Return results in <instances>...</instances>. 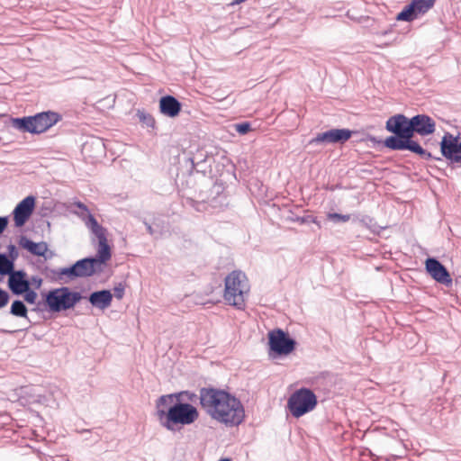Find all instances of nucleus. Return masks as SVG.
Returning <instances> with one entry per match:
<instances>
[{
	"instance_id": "f257e3e1",
	"label": "nucleus",
	"mask_w": 461,
	"mask_h": 461,
	"mask_svg": "<svg viewBox=\"0 0 461 461\" xmlns=\"http://www.w3.org/2000/svg\"><path fill=\"white\" fill-rule=\"evenodd\" d=\"M385 130L392 135L385 138L384 146L393 151L408 150L425 160L442 158L434 157L415 140L414 135L429 136L436 131V122L429 115L418 113L408 118L402 113L390 116L385 122Z\"/></svg>"
},
{
	"instance_id": "f03ea898",
	"label": "nucleus",
	"mask_w": 461,
	"mask_h": 461,
	"mask_svg": "<svg viewBox=\"0 0 461 461\" xmlns=\"http://www.w3.org/2000/svg\"><path fill=\"white\" fill-rule=\"evenodd\" d=\"M199 401L207 414L228 427L239 426L245 419V410L240 400L226 390L202 387Z\"/></svg>"
},
{
	"instance_id": "7ed1b4c3",
	"label": "nucleus",
	"mask_w": 461,
	"mask_h": 461,
	"mask_svg": "<svg viewBox=\"0 0 461 461\" xmlns=\"http://www.w3.org/2000/svg\"><path fill=\"white\" fill-rule=\"evenodd\" d=\"M98 240L97 253L95 256L86 257L77 260L69 267H66L63 274L67 275L68 282L77 278L90 277L103 270L112 258V249L107 241V237H96Z\"/></svg>"
},
{
	"instance_id": "20e7f679",
	"label": "nucleus",
	"mask_w": 461,
	"mask_h": 461,
	"mask_svg": "<svg viewBox=\"0 0 461 461\" xmlns=\"http://www.w3.org/2000/svg\"><path fill=\"white\" fill-rule=\"evenodd\" d=\"M157 416L160 424L170 431H176L177 425H190L199 417V412L193 404L181 402L180 399L168 404H158L156 401Z\"/></svg>"
},
{
	"instance_id": "39448f33",
	"label": "nucleus",
	"mask_w": 461,
	"mask_h": 461,
	"mask_svg": "<svg viewBox=\"0 0 461 461\" xmlns=\"http://www.w3.org/2000/svg\"><path fill=\"white\" fill-rule=\"evenodd\" d=\"M43 300L37 303L34 312H41L45 309L52 313L73 309L84 297L80 292L72 291L68 286L50 289L42 294Z\"/></svg>"
},
{
	"instance_id": "423d86ee",
	"label": "nucleus",
	"mask_w": 461,
	"mask_h": 461,
	"mask_svg": "<svg viewBox=\"0 0 461 461\" xmlns=\"http://www.w3.org/2000/svg\"><path fill=\"white\" fill-rule=\"evenodd\" d=\"M62 120L60 113L53 111H43L33 115L12 117L11 125L21 132L41 134Z\"/></svg>"
},
{
	"instance_id": "0eeeda50",
	"label": "nucleus",
	"mask_w": 461,
	"mask_h": 461,
	"mask_svg": "<svg viewBox=\"0 0 461 461\" xmlns=\"http://www.w3.org/2000/svg\"><path fill=\"white\" fill-rule=\"evenodd\" d=\"M247 276L240 270L230 272L224 280L223 298L228 304L238 310L245 308V294L248 292Z\"/></svg>"
},
{
	"instance_id": "6e6552de",
	"label": "nucleus",
	"mask_w": 461,
	"mask_h": 461,
	"mask_svg": "<svg viewBox=\"0 0 461 461\" xmlns=\"http://www.w3.org/2000/svg\"><path fill=\"white\" fill-rule=\"evenodd\" d=\"M318 404V399L312 390L302 387L295 390L289 397L287 408L294 418H300L312 411Z\"/></svg>"
},
{
	"instance_id": "1a4fd4ad",
	"label": "nucleus",
	"mask_w": 461,
	"mask_h": 461,
	"mask_svg": "<svg viewBox=\"0 0 461 461\" xmlns=\"http://www.w3.org/2000/svg\"><path fill=\"white\" fill-rule=\"evenodd\" d=\"M225 187L221 183H214L211 188L203 194L201 192L199 197L201 201H193V207L201 212L208 208L221 210L228 204L227 195L224 193Z\"/></svg>"
},
{
	"instance_id": "9d476101",
	"label": "nucleus",
	"mask_w": 461,
	"mask_h": 461,
	"mask_svg": "<svg viewBox=\"0 0 461 461\" xmlns=\"http://www.w3.org/2000/svg\"><path fill=\"white\" fill-rule=\"evenodd\" d=\"M296 344V340L281 329H275L268 333V355L272 358L289 355L295 349Z\"/></svg>"
},
{
	"instance_id": "9b49d317",
	"label": "nucleus",
	"mask_w": 461,
	"mask_h": 461,
	"mask_svg": "<svg viewBox=\"0 0 461 461\" xmlns=\"http://www.w3.org/2000/svg\"><path fill=\"white\" fill-rule=\"evenodd\" d=\"M440 153L453 167H461V135L447 131L439 142Z\"/></svg>"
},
{
	"instance_id": "f8f14e48",
	"label": "nucleus",
	"mask_w": 461,
	"mask_h": 461,
	"mask_svg": "<svg viewBox=\"0 0 461 461\" xmlns=\"http://www.w3.org/2000/svg\"><path fill=\"white\" fill-rule=\"evenodd\" d=\"M436 0H411L397 14L396 20L411 23L430 10Z\"/></svg>"
},
{
	"instance_id": "ddd939ff",
	"label": "nucleus",
	"mask_w": 461,
	"mask_h": 461,
	"mask_svg": "<svg viewBox=\"0 0 461 461\" xmlns=\"http://www.w3.org/2000/svg\"><path fill=\"white\" fill-rule=\"evenodd\" d=\"M354 131L342 128V129H330L326 131L318 133L314 138L309 141V145H327V144H344L353 135Z\"/></svg>"
},
{
	"instance_id": "4468645a",
	"label": "nucleus",
	"mask_w": 461,
	"mask_h": 461,
	"mask_svg": "<svg viewBox=\"0 0 461 461\" xmlns=\"http://www.w3.org/2000/svg\"><path fill=\"white\" fill-rule=\"evenodd\" d=\"M426 273L437 283L451 287L453 279L447 268L437 258L429 257L425 260Z\"/></svg>"
},
{
	"instance_id": "2eb2a0df",
	"label": "nucleus",
	"mask_w": 461,
	"mask_h": 461,
	"mask_svg": "<svg viewBox=\"0 0 461 461\" xmlns=\"http://www.w3.org/2000/svg\"><path fill=\"white\" fill-rule=\"evenodd\" d=\"M35 202L33 195H28L16 204L12 213L16 228L24 226L28 221L34 211Z\"/></svg>"
},
{
	"instance_id": "dca6fc26",
	"label": "nucleus",
	"mask_w": 461,
	"mask_h": 461,
	"mask_svg": "<svg viewBox=\"0 0 461 461\" xmlns=\"http://www.w3.org/2000/svg\"><path fill=\"white\" fill-rule=\"evenodd\" d=\"M74 205L80 210V212H75V213L84 221L85 225L95 237H107V230L99 224L84 203L77 201L74 203Z\"/></svg>"
},
{
	"instance_id": "f3484780",
	"label": "nucleus",
	"mask_w": 461,
	"mask_h": 461,
	"mask_svg": "<svg viewBox=\"0 0 461 461\" xmlns=\"http://www.w3.org/2000/svg\"><path fill=\"white\" fill-rule=\"evenodd\" d=\"M8 276L7 285L14 295H22L31 285V282L23 270L13 271Z\"/></svg>"
},
{
	"instance_id": "a211bd4d",
	"label": "nucleus",
	"mask_w": 461,
	"mask_h": 461,
	"mask_svg": "<svg viewBox=\"0 0 461 461\" xmlns=\"http://www.w3.org/2000/svg\"><path fill=\"white\" fill-rule=\"evenodd\" d=\"M182 109V104L175 96L166 95L159 99V112L169 118L176 117Z\"/></svg>"
},
{
	"instance_id": "6ab92c4d",
	"label": "nucleus",
	"mask_w": 461,
	"mask_h": 461,
	"mask_svg": "<svg viewBox=\"0 0 461 461\" xmlns=\"http://www.w3.org/2000/svg\"><path fill=\"white\" fill-rule=\"evenodd\" d=\"M113 297V295L110 290L103 289L92 292L88 295L87 300L93 307L105 310L111 305Z\"/></svg>"
},
{
	"instance_id": "aec40b11",
	"label": "nucleus",
	"mask_w": 461,
	"mask_h": 461,
	"mask_svg": "<svg viewBox=\"0 0 461 461\" xmlns=\"http://www.w3.org/2000/svg\"><path fill=\"white\" fill-rule=\"evenodd\" d=\"M19 245L33 256L44 257L45 259L50 258V256H46L48 251V245L44 241L34 242L31 239L23 235L19 239Z\"/></svg>"
},
{
	"instance_id": "412c9836",
	"label": "nucleus",
	"mask_w": 461,
	"mask_h": 461,
	"mask_svg": "<svg viewBox=\"0 0 461 461\" xmlns=\"http://www.w3.org/2000/svg\"><path fill=\"white\" fill-rule=\"evenodd\" d=\"M177 399H180L181 402H184L185 400L187 401L186 402H195L197 399H199V396L195 394L194 393L189 392V391H181L178 393H173L169 394L161 395L158 397V404H168L172 403L174 401H177Z\"/></svg>"
},
{
	"instance_id": "4be33fe9",
	"label": "nucleus",
	"mask_w": 461,
	"mask_h": 461,
	"mask_svg": "<svg viewBox=\"0 0 461 461\" xmlns=\"http://www.w3.org/2000/svg\"><path fill=\"white\" fill-rule=\"evenodd\" d=\"M352 216L354 221L359 222L361 225L375 234H379L381 230L384 229V227L378 225L376 221L369 215L357 213L353 214Z\"/></svg>"
},
{
	"instance_id": "5701e85b",
	"label": "nucleus",
	"mask_w": 461,
	"mask_h": 461,
	"mask_svg": "<svg viewBox=\"0 0 461 461\" xmlns=\"http://www.w3.org/2000/svg\"><path fill=\"white\" fill-rule=\"evenodd\" d=\"M10 314L15 317L24 318L30 324L32 323V321L28 317V309L24 302L22 300L17 299L12 303L10 307Z\"/></svg>"
},
{
	"instance_id": "b1692460",
	"label": "nucleus",
	"mask_w": 461,
	"mask_h": 461,
	"mask_svg": "<svg viewBox=\"0 0 461 461\" xmlns=\"http://www.w3.org/2000/svg\"><path fill=\"white\" fill-rule=\"evenodd\" d=\"M65 270V267L58 268V269H52L48 267L44 268L42 273L46 276V277H49L52 279L53 281H58L61 284H68V278H67V275H64L62 272Z\"/></svg>"
},
{
	"instance_id": "393cba45",
	"label": "nucleus",
	"mask_w": 461,
	"mask_h": 461,
	"mask_svg": "<svg viewBox=\"0 0 461 461\" xmlns=\"http://www.w3.org/2000/svg\"><path fill=\"white\" fill-rule=\"evenodd\" d=\"M14 270V263L7 257L6 253L0 252V275L6 276Z\"/></svg>"
},
{
	"instance_id": "a878e982",
	"label": "nucleus",
	"mask_w": 461,
	"mask_h": 461,
	"mask_svg": "<svg viewBox=\"0 0 461 461\" xmlns=\"http://www.w3.org/2000/svg\"><path fill=\"white\" fill-rule=\"evenodd\" d=\"M136 115L140 122H141L142 124L146 125L149 128L155 129L156 122L154 117L150 113L145 112L144 110H138Z\"/></svg>"
},
{
	"instance_id": "bb28decb",
	"label": "nucleus",
	"mask_w": 461,
	"mask_h": 461,
	"mask_svg": "<svg viewBox=\"0 0 461 461\" xmlns=\"http://www.w3.org/2000/svg\"><path fill=\"white\" fill-rule=\"evenodd\" d=\"M291 221L294 222H298L299 224H309V223H315L319 228H321V223L319 222L317 217L307 214L303 216H295L291 218Z\"/></svg>"
},
{
	"instance_id": "cd10ccee",
	"label": "nucleus",
	"mask_w": 461,
	"mask_h": 461,
	"mask_svg": "<svg viewBox=\"0 0 461 461\" xmlns=\"http://www.w3.org/2000/svg\"><path fill=\"white\" fill-rule=\"evenodd\" d=\"M351 219V214H341L338 212H328L327 213V220L334 222H347Z\"/></svg>"
},
{
	"instance_id": "c85d7f7f",
	"label": "nucleus",
	"mask_w": 461,
	"mask_h": 461,
	"mask_svg": "<svg viewBox=\"0 0 461 461\" xmlns=\"http://www.w3.org/2000/svg\"><path fill=\"white\" fill-rule=\"evenodd\" d=\"M23 299L29 304L36 303L37 293L31 288V285L23 293Z\"/></svg>"
},
{
	"instance_id": "c756f323",
	"label": "nucleus",
	"mask_w": 461,
	"mask_h": 461,
	"mask_svg": "<svg viewBox=\"0 0 461 461\" xmlns=\"http://www.w3.org/2000/svg\"><path fill=\"white\" fill-rule=\"evenodd\" d=\"M236 131L240 135L249 133L252 128L251 123L249 122H242L234 125Z\"/></svg>"
},
{
	"instance_id": "7c9ffc66",
	"label": "nucleus",
	"mask_w": 461,
	"mask_h": 461,
	"mask_svg": "<svg viewBox=\"0 0 461 461\" xmlns=\"http://www.w3.org/2000/svg\"><path fill=\"white\" fill-rule=\"evenodd\" d=\"M6 255L14 263L15 262V260L17 259V258L19 256V252H18V249L15 247V245L11 243L7 246Z\"/></svg>"
},
{
	"instance_id": "2f4dec72",
	"label": "nucleus",
	"mask_w": 461,
	"mask_h": 461,
	"mask_svg": "<svg viewBox=\"0 0 461 461\" xmlns=\"http://www.w3.org/2000/svg\"><path fill=\"white\" fill-rule=\"evenodd\" d=\"M10 300L8 292L0 287V309L5 307Z\"/></svg>"
},
{
	"instance_id": "473e14b6",
	"label": "nucleus",
	"mask_w": 461,
	"mask_h": 461,
	"mask_svg": "<svg viewBox=\"0 0 461 461\" xmlns=\"http://www.w3.org/2000/svg\"><path fill=\"white\" fill-rule=\"evenodd\" d=\"M143 223H144L146 230L149 235L154 236L155 238L161 236V234H162L161 230H158L157 229H155L153 227V225L149 224L146 221H144Z\"/></svg>"
},
{
	"instance_id": "72a5a7b5",
	"label": "nucleus",
	"mask_w": 461,
	"mask_h": 461,
	"mask_svg": "<svg viewBox=\"0 0 461 461\" xmlns=\"http://www.w3.org/2000/svg\"><path fill=\"white\" fill-rule=\"evenodd\" d=\"M124 290H125L124 285L122 283H119L118 285H116L113 288L115 298H117L118 300H121L124 296Z\"/></svg>"
},
{
	"instance_id": "f704fd0d",
	"label": "nucleus",
	"mask_w": 461,
	"mask_h": 461,
	"mask_svg": "<svg viewBox=\"0 0 461 461\" xmlns=\"http://www.w3.org/2000/svg\"><path fill=\"white\" fill-rule=\"evenodd\" d=\"M188 160L192 163V167H197L199 166H202L203 164H207L208 159L206 158H199L197 157L194 158H189Z\"/></svg>"
},
{
	"instance_id": "c9c22d12",
	"label": "nucleus",
	"mask_w": 461,
	"mask_h": 461,
	"mask_svg": "<svg viewBox=\"0 0 461 461\" xmlns=\"http://www.w3.org/2000/svg\"><path fill=\"white\" fill-rule=\"evenodd\" d=\"M9 224L8 216H0V236L5 231Z\"/></svg>"
},
{
	"instance_id": "e433bc0d",
	"label": "nucleus",
	"mask_w": 461,
	"mask_h": 461,
	"mask_svg": "<svg viewBox=\"0 0 461 461\" xmlns=\"http://www.w3.org/2000/svg\"><path fill=\"white\" fill-rule=\"evenodd\" d=\"M366 140H367L368 141L373 142L374 144H381V145H383L384 148H386V147L384 146L385 139H384V140H382L377 139L375 136H373V135H370V134H369V135H367Z\"/></svg>"
},
{
	"instance_id": "4c0bfd02",
	"label": "nucleus",
	"mask_w": 461,
	"mask_h": 461,
	"mask_svg": "<svg viewBox=\"0 0 461 461\" xmlns=\"http://www.w3.org/2000/svg\"><path fill=\"white\" fill-rule=\"evenodd\" d=\"M31 285H34L36 289H39L41 286L42 279L37 276H32Z\"/></svg>"
},
{
	"instance_id": "58836bf2",
	"label": "nucleus",
	"mask_w": 461,
	"mask_h": 461,
	"mask_svg": "<svg viewBox=\"0 0 461 461\" xmlns=\"http://www.w3.org/2000/svg\"><path fill=\"white\" fill-rule=\"evenodd\" d=\"M92 145L95 146L96 148H99L101 150H104V144L101 139H96L92 141Z\"/></svg>"
},
{
	"instance_id": "ea45409f",
	"label": "nucleus",
	"mask_w": 461,
	"mask_h": 461,
	"mask_svg": "<svg viewBox=\"0 0 461 461\" xmlns=\"http://www.w3.org/2000/svg\"><path fill=\"white\" fill-rule=\"evenodd\" d=\"M403 457V455H395V454H390L388 457L385 458L386 461H397Z\"/></svg>"
},
{
	"instance_id": "a19ab883",
	"label": "nucleus",
	"mask_w": 461,
	"mask_h": 461,
	"mask_svg": "<svg viewBox=\"0 0 461 461\" xmlns=\"http://www.w3.org/2000/svg\"><path fill=\"white\" fill-rule=\"evenodd\" d=\"M192 169H194L197 172H202V173L205 174L206 170H207V165L206 164H203L202 166H199L197 167H192Z\"/></svg>"
},
{
	"instance_id": "79ce46f5",
	"label": "nucleus",
	"mask_w": 461,
	"mask_h": 461,
	"mask_svg": "<svg viewBox=\"0 0 461 461\" xmlns=\"http://www.w3.org/2000/svg\"><path fill=\"white\" fill-rule=\"evenodd\" d=\"M219 461H232V460L229 457H223V458H221Z\"/></svg>"
}]
</instances>
